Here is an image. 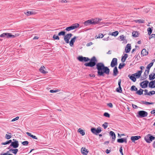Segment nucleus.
<instances>
[{"mask_svg":"<svg viewBox=\"0 0 155 155\" xmlns=\"http://www.w3.org/2000/svg\"><path fill=\"white\" fill-rule=\"evenodd\" d=\"M127 54H125L124 56H123L122 58L121 59L122 61L124 62L125 61L126 59L127 58Z\"/></svg>","mask_w":155,"mask_h":155,"instance_id":"30","label":"nucleus"},{"mask_svg":"<svg viewBox=\"0 0 155 155\" xmlns=\"http://www.w3.org/2000/svg\"><path fill=\"white\" fill-rule=\"evenodd\" d=\"M107 106H108L109 107L112 108L113 107V105L111 103H109L107 104Z\"/></svg>","mask_w":155,"mask_h":155,"instance_id":"56","label":"nucleus"},{"mask_svg":"<svg viewBox=\"0 0 155 155\" xmlns=\"http://www.w3.org/2000/svg\"><path fill=\"white\" fill-rule=\"evenodd\" d=\"M53 38L55 40H59V38L58 36L54 35L53 36Z\"/></svg>","mask_w":155,"mask_h":155,"instance_id":"45","label":"nucleus"},{"mask_svg":"<svg viewBox=\"0 0 155 155\" xmlns=\"http://www.w3.org/2000/svg\"><path fill=\"white\" fill-rule=\"evenodd\" d=\"M128 76L133 82H135L136 81V79L135 78V76L133 75V74L131 76H130V75H129Z\"/></svg>","mask_w":155,"mask_h":155,"instance_id":"27","label":"nucleus"},{"mask_svg":"<svg viewBox=\"0 0 155 155\" xmlns=\"http://www.w3.org/2000/svg\"><path fill=\"white\" fill-rule=\"evenodd\" d=\"M8 151L7 153H1L0 154V155H13L11 154H8Z\"/></svg>","mask_w":155,"mask_h":155,"instance_id":"55","label":"nucleus"},{"mask_svg":"<svg viewBox=\"0 0 155 155\" xmlns=\"http://www.w3.org/2000/svg\"><path fill=\"white\" fill-rule=\"evenodd\" d=\"M131 90L132 91H137V89L136 88L135 86L133 85L131 87Z\"/></svg>","mask_w":155,"mask_h":155,"instance_id":"38","label":"nucleus"},{"mask_svg":"<svg viewBox=\"0 0 155 155\" xmlns=\"http://www.w3.org/2000/svg\"><path fill=\"white\" fill-rule=\"evenodd\" d=\"M84 24L86 26H87L91 24H93L92 20H88L85 21Z\"/></svg>","mask_w":155,"mask_h":155,"instance_id":"18","label":"nucleus"},{"mask_svg":"<svg viewBox=\"0 0 155 155\" xmlns=\"http://www.w3.org/2000/svg\"><path fill=\"white\" fill-rule=\"evenodd\" d=\"M148 54V51L145 49H143L141 51V54L143 56L147 55Z\"/></svg>","mask_w":155,"mask_h":155,"instance_id":"22","label":"nucleus"},{"mask_svg":"<svg viewBox=\"0 0 155 155\" xmlns=\"http://www.w3.org/2000/svg\"><path fill=\"white\" fill-rule=\"evenodd\" d=\"M25 14L27 16L31 15H35L37 13L35 11L32 10L31 11H28L26 12H25Z\"/></svg>","mask_w":155,"mask_h":155,"instance_id":"12","label":"nucleus"},{"mask_svg":"<svg viewBox=\"0 0 155 155\" xmlns=\"http://www.w3.org/2000/svg\"><path fill=\"white\" fill-rule=\"evenodd\" d=\"M9 151L10 152H11L15 155H16L17 154V153L18 151V150L16 149H10Z\"/></svg>","mask_w":155,"mask_h":155,"instance_id":"29","label":"nucleus"},{"mask_svg":"<svg viewBox=\"0 0 155 155\" xmlns=\"http://www.w3.org/2000/svg\"><path fill=\"white\" fill-rule=\"evenodd\" d=\"M152 114H154L155 113V110H152L151 112H150Z\"/></svg>","mask_w":155,"mask_h":155,"instance_id":"64","label":"nucleus"},{"mask_svg":"<svg viewBox=\"0 0 155 155\" xmlns=\"http://www.w3.org/2000/svg\"><path fill=\"white\" fill-rule=\"evenodd\" d=\"M117 142L119 143H123V142L127 143V139L126 138H122L118 139L117 140Z\"/></svg>","mask_w":155,"mask_h":155,"instance_id":"19","label":"nucleus"},{"mask_svg":"<svg viewBox=\"0 0 155 155\" xmlns=\"http://www.w3.org/2000/svg\"><path fill=\"white\" fill-rule=\"evenodd\" d=\"M91 131L93 134L97 135L101 131V128L100 127H97V129L92 128L91 129Z\"/></svg>","mask_w":155,"mask_h":155,"instance_id":"4","label":"nucleus"},{"mask_svg":"<svg viewBox=\"0 0 155 155\" xmlns=\"http://www.w3.org/2000/svg\"><path fill=\"white\" fill-rule=\"evenodd\" d=\"M143 90L140 89L139 90L137 91L136 93L139 95H141L143 94Z\"/></svg>","mask_w":155,"mask_h":155,"instance_id":"32","label":"nucleus"},{"mask_svg":"<svg viewBox=\"0 0 155 155\" xmlns=\"http://www.w3.org/2000/svg\"><path fill=\"white\" fill-rule=\"evenodd\" d=\"M45 68L44 66H42L39 69L40 72L43 74H45L48 73V71L45 70Z\"/></svg>","mask_w":155,"mask_h":155,"instance_id":"13","label":"nucleus"},{"mask_svg":"<svg viewBox=\"0 0 155 155\" xmlns=\"http://www.w3.org/2000/svg\"><path fill=\"white\" fill-rule=\"evenodd\" d=\"M97 60L95 57L94 56L90 60L89 63H85L84 65L86 67H93L96 65V68L97 70L98 76H104L105 73L108 75L110 72V69L107 67L104 66V64L102 62L98 63L96 64Z\"/></svg>","mask_w":155,"mask_h":155,"instance_id":"1","label":"nucleus"},{"mask_svg":"<svg viewBox=\"0 0 155 155\" xmlns=\"http://www.w3.org/2000/svg\"><path fill=\"white\" fill-rule=\"evenodd\" d=\"M149 86L151 88H154L155 87V80L152 81L150 82Z\"/></svg>","mask_w":155,"mask_h":155,"instance_id":"15","label":"nucleus"},{"mask_svg":"<svg viewBox=\"0 0 155 155\" xmlns=\"http://www.w3.org/2000/svg\"><path fill=\"white\" fill-rule=\"evenodd\" d=\"M120 38L121 41H123V42L125 43H127V41L126 39V37L123 35L120 36Z\"/></svg>","mask_w":155,"mask_h":155,"instance_id":"26","label":"nucleus"},{"mask_svg":"<svg viewBox=\"0 0 155 155\" xmlns=\"http://www.w3.org/2000/svg\"><path fill=\"white\" fill-rule=\"evenodd\" d=\"M144 74L145 75V79L147 78V77L148 74H147V72H146V71H145L144 73Z\"/></svg>","mask_w":155,"mask_h":155,"instance_id":"61","label":"nucleus"},{"mask_svg":"<svg viewBox=\"0 0 155 155\" xmlns=\"http://www.w3.org/2000/svg\"><path fill=\"white\" fill-rule=\"evenodd\" d=\"M132 106L135 109H136L138 107L137 105L133 104H132Z\"/></svg>","mask_w":155,"mask_h":155,"instance_id":"59","label":"nucleus"},{"mask_svg":"<svg viewBox=\"0 0 155 155\" xmlns=\"http://www.w3.org/2000/svg\"><path fill=\"white\" fill-rule=\"evenodd\" d=\"M144 94L145 95H148V94H149V92H148V91L147 90V89H145L144 90Z\"/></svg>","mask_w":155,"mask_h":155,"instance_id":"49","label":"nucleus"},{"mask_svg":"<svg viewBox=\"0 0 155 155\" xmlns=\"http://www.w3.org/2000/svg\"><path fill=\"white\" fill-rule=\"evenodd\" d=\"M134 21L136 23L138 22L139 23H144L145 21L143 19H140L135 20Z\"/></svg>","mask_w":155,"mask_h":155,"instance_id":"34","label":"nucleus"},{"mask_svg":"<svg viewBox=\"0 0 155 155\" xmlns=\"http://www.w3.org/2000/svg\"><path fill=\"white\" fill-rule=\"evenodd\" d=\"M19 117H15V118H14L13 119H12L11 120V121L12 122L15 121L16 120H18L19 119Z\"/></svg>","mask_w":155,"mask_h":155,"instance_id":"50","label":"nucleus"},{"mask_svg":"<svg viewBox=\"0 0 155 155\" xmlns=\"http://www.w3.org/2000/svg\"><path fill=\"white\" fill-rule=\"evenodd\" d=\"M79 26V24L78 23H75L72 25L71 26L67 27L65 30L68 31H69L78 28Z\"/></svg>","mask_w":155,"mask_h":155,"instance_id":"3","label":"nucleus"},{"mask_svg":"<svg viewBox=\"0 0 155 155\" xmlns=\"http://www.w3.org/2000/svg\"><path fill=\"white\" fill-rule=\"evenodd\" d=\"M58 91H59L58 90H50V92L51 93L56 92H58Z\"/></svg>","mask_w":155,"mask_h":155,"instance_id":"52","label":"nucleus"},{"mask_svg":"<svg viewBox=\"0 0 155 155\" xmlns=\"http://www.w3.org/2000/svg\"><path fill=\"white\" fill-rule=\"evenodd\" d=\"M110 135L112 137V138L113 140L112 143H113V142L114 141L116 138V135L115 134L114 132L112 131H110Z\"/></svg>","mask_w":155,"mask_h":155,"instance_id":"20","label":"nucleus"},{"mask_svg":"<svg viewBox=\"0 0 155 155\" xmlns=\"http://www.w3.org/2000/svg\"><path fill=\"white\" fill-rule=\"evenodd\" d=\"M2 144V145H5L8 144L9 143H8V141H6V142H5L3 143Z\"/></svg>","mask_w":155,"mask_h":155,"instance_id":"63","label":"nucleus"},{"mask_svg":"<svg viewBox=\"0 0 155 155\" xmlns=\"http://www.w3.org/2000/svg\"><path fill=\"white\" fill-rule=\"evenodd\" d=\"M110 39V38L109 37H107L106 38H104L103 40L104 41H107L109 40Z\"/></svg>","mask_w":155,"mask_h":155,"instance_id":"54","label":"nucleus"},{"mask_svg":"<svg viewBox=\"0 0 155 155\" xmlns=\"http://www.w3.org/2000/svg\"><path fill=\"white\" fill-rule=\"evenodd\" d=\"M15 36L14 35H12L10 33H3L0 35L1 37H5L7 38H15Z\"/></svg>","mask_w":155,"mask_h":155,"instance_id":"6","label":"nucleus"},{"mask_svg":"<svg viewBox=\"0 0 155 155\" xmlns=\"http://www.w3.org/2000/svg\"><path fill=\"white\" fill-rule=\"evenodd\" d=\"M125 64L124 63H120L119 66L118 68L121 69L125 66Z\"/></svg>","mask_w":155,"mask_h":155,"instance_id":"39","label":"nucleus"},{"mask_svg":"<svg viewBox=\"0 0 155 155\" xmlns=\"http://www.w3.org/2000/svg\"><path fill=\"white\" fill-rule=\"evenodd\" d=\"M131 49V46L130 44H128L126 46L125 51L127 53H128L130 51Z\"/></svg>","mask_w":155,"mask_h":155,"instance_id":"21","label":"nucleus"},{"mask_svg":"<svg viewBox=\"0 0 155 155\" xmlns=\"http://www.w3.org/2000/svg\"><path fill=\"white\" fill-rule=\"evenodd\" d=\"M149 81H145L140 83V85L142 88H146L147 87Z\"/></svg>","mask_w":155,"mask_h":155,"instance_id":"9","label":"nucleus"},{"mask_svg":"<svg viewBox=\"0 0 155 155\" xmlns=\"http://www.w3.org/2000/svg\"><path fill=\"white\" fill-rule=\"evenodd\" d=\"M65 33V32L64 31H61L60 32H59L58 35V36H61V35H64Z\"/></svg>","mask_w":155,"mask_h":155,"instance_id":"42","label":"nucleus"},{"mask_svg":"<svg viewBox=\"0 0 155 155\" xmlns=\"http://www.w3.org/2000/svg\"><path fill=\"white\" fill-rule=\"evenodd\" d=\"M104 115L106 117H110V115L107 112H105L104 113Z\"/></svg>","mask_w":155,"mask_h":155,"instance_id":"46","label":"nucleus"},{"mask_svg":"<svg viewBox=\"0 0 155 155\" xmlns=\"http://www.w3.org/2000/svg\"><path fill=\"white\" fill-rule=\"evenodd\" d=\"M132 35L134 37H137L138 36V33L137 31H134L132 32Z\"/></svg>","mask_w":155,"mask_h":155,"instance_id":"31","label":"nucleus"},{"mask_svg":"<svg viewBox=\"0 0 155 155\" xmlns=\"http://www.w3.org/2000/svg\"><path fill=\"white\" fill-rule=\"evenodd\" d=\"M147 30L148 35H151V33L152 32V29H151V28H147Z\"/></svg>","mask_w":155,"mask_h":155,"instance_id":"41","label":"nucleus"},{"mask_svg":"<svg viewBox=\"0 0 155 155\" xmlns=\"http://www.w3.org/2000/svg\"><path fill=\"white\" fill-rule=\"evenodd\" d=\"M13 140L15 141L12 142V143H11V144H10V146H12L14 148H17L19 146L18 141L15 139H13Z\"/></svg>","mask_w":155,"mask_h":155,"instance_id":"8","label":"nucleus"},{"mask_svg":"<svg viewBox=\"0 0 155 155\" xmlns=\"http://www.w3.org/2000/svg\"><path fill=\"white\" fill-rule=\"evenodd\" d=\"M144 103L145 104H146V105H149V104H153V102L150 103V102H148L146 101V102H145Z\"/></svg>","mask_w":155,"mask_h":155,"instance_id":"53","label":"nucleus"},{"mask_svg":"<svg viewBox=\"0 0 155 155\" xmlns=\"http://www.w3.org/2000/svg\"><path fill=\"white\" fill-rule=\"evenodd\" d=\"M120 83H121V80L120 79L118 82V84L119 85V87H121L120 86Z\"/></svg>","mask_w":155,"mask_h":155,"instance_id":"62","label":"nucleus"},{"mask_svg":"<svg viewBox=\"0 0 155 155\" xmlns=\"http://www.w3.org/2000/svg\"><path fill=\"white\" fill-rule=\"evenodd\" d=\"M155 137L151 136L150 134H148L144 137V140L146 142L148 143H150L153 140H155Z\"/></svg>","mask_w":155,"mask_h":155,"instance_id":"2","label":"nucleus"},{"mask_svg":"<svg viewBox=\"0 0 155 155\" xmlns=\"http://www.w3.org/2000/svg\"><path fill=\"white\" fill-rule=\"evenodd\" d=\"M140 138L141 137L140 136H132L130 139L133 142H134L135 140H137Z\"/></svg>","mask_w":155,"mask_h":155,"instance_id":"16","label":"nucleus"},{"mask_svg":"<svg viewBox=\"0 0 155 155\" xmlns=\"http://www.w3.org/2000/svg\"><path fill=\"white\" fill-rule=\"evenodd\" d=\"M28 141H23L22 143V144L24 146H26L28 145Z\"/></svg>","mask_w":155,"mask_h":155,"instance_id":"47","label":"nucleus"},{"mask_svg":"<svg viewBox=\"0 0 155 155\" xmlns=\"http://www.w3.org/2000/svg\"><path fill=\"white\" fill-rule=\"evenodd\" d=\"M104 36V35L102 34V33H100L98 34L97 36L95 37V38L97 39V38H101L103 37Z\"/></svg>","mask_w":155,"mask_h":155,"instance_id":"36","label":"nucleus"},{"mask_svg":"<svg viewBox=\"0 0 155 155\" xmlns=\"http://www.w3.org/2000/svg\"><path fill=\"white\" fill-rule=\"evenodd\" d=\"M137 117L141 118L147 117L148 115L147 113L144 110L139 111Z\"/></svg>","mask_w":155,"mask_h":155,"instance_id":"5","label":"nucleus"},{"mask_svg":"<svg viewBox=\"0 0 155 155\" xmlns=\"http://www.w3.org/2000/svg\"><path fill=\"white\" fill-rule=\"evenodd\" d=\"M93 44V43L92 42H89L87 44L86 46L87 47H88L90 46V45H92Z\"/></svg>","mask_w":155,"mask_h":155,"instance_id":"58","label":"nucleus"},{"mask_svg":"<svg viewBox=\"0 0 155 155\" xmlns=\"http://www.w3.org/2000/svg\"><path fill=\"white\" fill-rule=\"evenodd\" d=\"M151 38H155V34H152L151 35V36L149 37V39H150Z\"/></svg>","mask_w":155,"mask_h":155,"instance_id":"51","label":"nucleus"},{"mask_svg":"<svg viewBox=\"0 0 155 155\" xmlns=\"http://www.w3.org/2000/svg\"><path fill=\"white\" fill-rule=\"evenodd\" d=\"M116 91L119 93H121L122 91L121 87H118L116 89Z\"/></svg>","mask_w":155,"mask_h":155,"instance_id":"44","label":"nucleus"},{"mask_svg":"<svg viewBox=\"0 0 155 155\" xmlns=\"http://www.w3.org/2000/svg\"><path fill=\"white\" fill-rule=\"evenodd\" d=\"M155 78V74H151L149 75V79L150 80H153Z\"/></svg>","mask_w":155,"mask_h":155,"instance_id":"28","label":"nucleus"},{"mask_svg":"<svg viewBox=\"0 0 155 155\" xmlns=\"http://www.w3.org/2000/svg\"><path fill=\"white\" fill-rule=\"evenodd\" d=\"M120 152L122 155H124L123 153L122 152V147H121L120 149Z\"/></svg>","mask_w":155,"mask_h":155,"instance_id":"57","label":"nucleus"},{"mask_svg":"<svg viewBox=\"0 0 155 155\" xmlns=\"http://www.w3.org/2000/svg\"><path fill=\"white\" fill-rule=\"evenodd\" d=\"M12 137V136L11 135H8V134H6L5 135V138L7 139H10Z\"/></svg>","mask_w":155,"mask_h":155,"instance_id":"48","label":"nucleus"},{"mask_svg":"<svg viewBox=\"0 0 155 155\" xmlns=\"http://www.w3.org/2000/svg\"><path fill=\"white\" fill-rule=\"evenodd\" d=\"M59 1L61 2H64V3H67V1L66 0H59Z\"/></svg>","mask_w":155,"mask_h":155,"instance_id":"60","label":"nucleus"},{"mask_svg":"<svg viewBox=\"0 0 155 155\" xmlns=\"http://www.w3.org/2000/svg\"><path fill=\"white\" fill-rule=\"evenodd\" d=\"M78 131L82 136L84 135L85 134V132L84 130L81 128H79Z\"/></svg>","mask_w":155,"mask_h":155,"instance_id":"35","label":"nucleus"},{"mask_svg":"<svg viewBox=\"0 0 155 155\" xmlns=\"http://www.w3.org/2000/svg\"><path fill=\"white\" fill-rule=\"evenodd\" d=\"M118 32L117 31L111 33H110L109 35L114 36L115 37L118 34Z\"/></svg>","mask_w":155,"mask_h":155,"instance_id":"33","label":"nucleus"},{"mask_svg":"<svg viewBox=\"0 0 155 155\" xmlns=\"http://www.w3.org/2000/svg\"><path fill=\"white\" fill-rule=\"evenodd\" d=\"M117 65V59L114 58L113 59L111 63L110 66L112 67H114Z\"/></svg>","mask_w":155,"mask_h":155,"instance_id":"11","label":"nucleus"},{"mask_svg":"<svg viewBox=\"0 0 155 155\" xmlns=\"http://www.w3.org/2000/svg\"><path fill=\"white\" fill-rule=\"evenodd\" d=\"M108 123L107 122H105L103 125L102 127L104 129H106L108 127Z\"/></svg>","mask_w":155,"mask_h":155,"instance_id":"40","label":"nucleus"},{"mask_svg":"<svg viewBox=\"0 0 155 155\" xmlns=\"http://www.w3.org/2000/svg\"><path fill=\"white\" fill-rule=\"evenodd\" d=\"M81 152L82 154L85 155H87L88 153L87 149L83 147L81 149Z\"/></svg>","mask_w":155,"mask_h":155,"instance_id":"24","label":"nucleus"},{"mask_svg":"<svg viewBox=\"0 0 155 155\" xmlns=\"http://www.w3.org/2000/svg\"><path fill=\"white\" fill-rule=\"evenodd\" d=\"M155 94V91H150L149 92V94L148 95L151 96L153 95H154Z\"/></svg>","mask_w":155,"mask_h":155,"instance_id":"43","label":"nucleus"},{"mask_svg":"<svg viewBox=\"0 0 155 155\" xmlns=\"http://www.w3.org/2000/svg\"><path fill=\"white\" fill-rule=\"evenodd\" d=\"M153 62H151L149 64L147 67V69H150L151 67L153 65Z\"/></svg>","mask_w":155,"mask_h":155,"instance_id":"37","label":"nucleus"},{"mask_svg":"<svg viewBox=\"0 0 155 155\" xmlns=\"http://www.w3.org/2000/svg\"><path fill=\"white\" fill-rule=\"evenodd\" d=\"M77 37L76 36H74L73 38H72L71 40L70 41V45L71 46H72L73 45L75 41V39H76Z\"/></svg>","mask_w":155,"mask_h":155,"instance_id":"23","label":"nucleus"},{"mask_svg":"<svg viewBox=\"0 0 155 155\" xmlns=\"http://www.w3.org/2000/svg\"><path fill=\"white\" fill-rule=\"evenodd\" d=\"M102 19H97V18H95L94 19H92V22H93V24L94 25H96L99 22V21H101Z\"/></svg>","mask_w":155,"mask_h":155,"instance_id":"17","label":"nucleus"},{"mask_svg":"<svg viewBox=\"0 0 155 155\" xmlns=\"http://www.w3.org/2000/svg\"><path fill=\"white\" fill-rule=\"evenodd\" d=\"M78 60L80 61H87L89 60V59L87 57H83L82 56H80L78 58Z\"/></svg>","mask_w":155,"mask_h":155,"instance_id":"10","label":"nucleus"},{"mask_svg":"<svg viewBox=\"0 0 155 155\" xmlns=\"http://www.w3.org/2000/svg\"><path fill=\"white\" fill-rule=\"evenodd\" d=\"M142 73V71L141 70L140 71H139L135 73L134 74H133V75H134L137 78H139L141 76Z\"/></svg>","mask_w":155,"mask_h":155,"instance_id":"14","label":"nucleus"},{"mask_svg":"<svg viewBox=\"0 0 155 155\" xmlns=\"http://www.w3.org/2000/svg\"><path fill=\"white\" fill-rule=\"evenodd\" d=\"M113 75L114 76H116L118 73V71L116 67L114 68L113 69Z\"/></svg>","mask_w":155,"mask_h":155,"instance_id":"25","label":"nucleus"},{"mask_svg":"<svg viewBox=\"0 0 155 155\" xmlns=\"http://www.w3.org/2000/svg\"><path fill=\"white\" fill-rule=\"evenodd\" d=\"M72 35H73L71 33L65 35L64 39L66 43H69V40Z\"/></svg>","mask_w":155,"mask_h":155,"instance_id":"7","label":"nucleus"}]
</instances>
